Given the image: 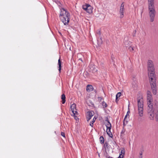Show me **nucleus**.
<instances>
[{
  "mask_svg": "<svg viewBox=\"0 0 158 158\" xmlns=\"http://www.w3.org/2000/svg\"><path fill=\"white\" fill-rule=\"evenodd\" d=\"M148 104L147 112L148 117L151 120H154V117L156 122L158 121V102H154L153 104L151 103L153 99L152 95L147 96Z\"/></svg>",
  "mask_w": 158,
  "mask_h": 158,
  "instance_id": "f257e3e1",
  "label": "nucleus"
},
{
  "mask_svg": "<svg viewBox=\"0 0 158 158\" xmlns=\"http://www.w3.org/2000/svg\"><path fill=\"white\" fill-rule=\"evenodd\" d=\"M148 70L152 93L154 95H156L157 89L155 69L153 62L151 60H148Z\"/></svg>",
  "mask_w": 158,
  "mask_h": 158,
  "instance_id": "f03ea898",
  "label": "nucleus"
},
{
  "mask_svg": "<svg viewBox=\"0 0 158 158\" xmlns=\"http://www.w3.org/2000/svg\"><path fill=\"white\" fill-rule=\"evenodd\" d=\"M148 15L151 22H153L155 19L156 11L155 7H148Z\"/></svg>",
  "mask_w": 158,
  "mask_h": 158,
  "instance_id": "7ed1b4c3",
  "label": "nucleus"
},
{
  "mask_svg": "<svg viewBox=\"0 0 158 158\" xmlns=\"http://www.w3.org/2000/svg\"><path fill=\"white\" fill-rule=\"evenodd\" d=\"M70 14L69 13H67L66 15L60 17L61 21L64 23V25H68L69 21Z\"/></svg>",
  "mask_w": 158,
  "mask_h": 158,
  "instance_id": "20e7f679",
  "label": "nucleus"
},
{
  "mask_svg": "<svg viewBox=\"0 0 158 158\" xmlns=\"http://www.w3.org/2000/svg\"><path fill=\"white\" fill-rule=\"evenodd\" d=\"M88 67L89 72L93 73L94 74H96L97 73V68L93 63L90 64Z\"/></svg>",
  "mask_w": 158,
  "mask_h": 158,
  "instance_id": "39448f33",
  "label": "nucleus"
},
{
  "mask_svg": "<svg viewBox=\"0 0 158 158\" xmlns=\"http://www.w3.org/2000/svg\"><path fill=\"white\" fill-rule=\"evenodd\" d=\"M82 8L89 14L91 13L92 12L93 8L89 5L86 4L85 5L82 6Z\"/></svg>",
  "mask_w": 158,
  "mask_h": 158,
  "instance_id": "423d86ee",
  "label": "nucleus"
},
{
  "mask_svg": "<svg viewBox=\"0 0 158 158\" xmlns=\"http://www.w3.org/2000/svg\"><path fill=\"white\" fill-rule=\"evenodd\" d=\"M139 114L140 116L142 117L143 113V105H138Z\"/></svg>",
  "mask_w": 158,
  "mask_h": 158,
  "instance_id": "0eeeda50",
  "label": "nucleus"
},
{
  "mask_svg": "<svg viewBox=\"0 0 158 158\" xmlns=\"http://www.w3.org/2000/svg\"><path fill=\"white\" fill-rule=\"evenodd\" d=\"M94 112L93 111H88L87 114L86 115L87 120L88 121L94 115Z\"/></svg>",
  "mask_w": 158,
  "mask_h": 158,
  "instance_id": "6e6552de",
  "label": "nucleus"
},
{
  "mask_svg": "<svg viewBox=\"0 0 158 158\" xmlns=\"http://www.w3.org/2000/svg\"><path fill=\"white\" fill-rule=\"evenodd\" d=\"M67 13H69L67 10H65L64 8H62L60 9V11L59 15V17L66 15Z\"/></svg>",
  "mask_w": 158,
  "mask_h": 158,
  "instance_id": "1a4fd4ad",
  "label": "nucleus"
},
{
  "mask_svg": "<svg viewBox=\"0 0 158 158\" xmlns=\"http://www.w3.org/2000/svg\"><path fill=\"white\" fill-rule=\"evenodd\" d=\"M76 104L75 103H73L71 106V108L72 112L74 115L77 113V112L76 111Z\"/></svg>",
  "mask_w": 158,
  "mask_h": 158,
  "instance_id": "9d476101",
  "label": "nucleus"
},
{
  "mask_svg": "<svg viewBox=\"0 0 158 158\" xmlns=\"http://www.w3.org/2000/svg\"><path fill=\"white\" fill-rule=\"evenodd\" d=\"M148 7H155V0H147Z\"/></svg>",
  "mask_w": 158,
  "mask_h": 158,
  "instance_id": "9b49d317",
  "label": "nucleus"
},
{
  "mask_svg": "<svg viewBox=\"0 0 158 158\" xmlns=\"http://www.w3.org/2000/svg\"><path fill=\"white\" fill-rule=\"evenodd\" d=\"M130 42H129L128 41H124V44L125 45V46L126 47H128V49L130 50V51H132L134 50L133 49V47H132L131 46H127V45Z\"/></svg>",
  "mask_w": 158,
  "mask_h": 158,
  "instance_id": "f8f14e48",
  "label": "nucleus"
},
{
  "mask_svg": "<svg viewBox=\"0 0 158 158\" xmlns=\"http://www.w3.org/2000/svg\"><path fill=\"white\" fill-rule=\"evenodd\" d=\"M93 86L91 85H88L87 86L86 90L89 92L93 90Z\"/></svg>",
  "mask_w": 158,
  "mask_h": 158,
  "instance_id": "ddd939ff",
  "label": "nucleus"
},
{
  "mask_svg": "<svg viewBox=\"0 0 158 158\" xmlns=\"http://www.w3.org/2000/svg\"><path fill=\"white\" fill-rule=\"evenodd\" d=\"M65 96L64 94H62L61 96V99L62 100V102L63 104H64L65 103L66 100H65Z\"/></svg>",
  "mask_w": 158,
  "mask_h": 158,
  "instance_id": "4468645a",
  "label": "nucleus"
},
{
  "mask_svg": "<svg viewBox=\"0 0 158 158\" xmlns=\"http://www.w3.org/2000/svg\"><path fill=\"white\" fill-rule=\"evenodd\" d=\"M58 64L59 65V71L60 73L61 68V62L60 60V58L58 60Z\"/></svg>",
  "mask_w": 158,
  "mask_h": 158,
  "instance_id": "2eb2a0df",
  "label": "nucleus"
},
{
  "mask_svg": "<svg viewBox=\"0 0 158 158\" xmlns=\"http://www.w3.org/2000/svg\"><path fill=\"white\" fill-rule=\"evenodd\" d=\"M109 130L108 131H106V132L107 134L110 137L112 138H113V135L110 131L111 129H108Z\"/></svg>",
  "mask_w": 158,
  "mask_h": 158,
  "instance_id": "dca6fc26",
  "label": "nucleus"
},
{
  "mask_svg": "<svg viewBox=\"0 0 158 158\" xmlns=\"http://www.w3.org/2000/svg\"><path fill=\"white\" fill-rule=\"evenodd\" d=\"M100 143L101 144H103L104 142V138L103 136H101L99 138Z\"/></svg>",
  "mask_w": 158,
  "mask_h": 158,
  "instance_id": "f3484780",
  "label": "nucleus"
},
{
  "mask_svg": "<svg viewBox=\"0 0 158 158\" xmlns=\"http://www.w3.org/2000/svg\"><path fill=\"white\" fill-rule=\"evenodd\" d=\"M108 143L107 142H105L103 148H105V151L106 152V148L108 149L109 148L108 145Z\"/></svg>",
  "mask_w": 158,
  "mask_h": 158,
  "instance_id": "a211bd4d",
  "label": "nucleus"
},
{
  "mask_svg": "<svg viewBox=\"0 0 158 158\" xmlns=\"http://www.w3.org/2000/svg\"><path fill=\"white\" fill-rule=\"evenodd\" d=\"M106 126L107 128V130L108 129H111V125L110 121H108V123L106 124Z\"/></svg>",
  "mask_w": 158,
  "mask_h": 158,
  "instance_id": "6ab92c4d",
  "label": "nucleus"
},
{
  "mask_svg": "<svg viewBox=\"0 0 158 158\" xmlns=\"http://www.w3.org/2000/svg\"><path fill=\"white\" fill-rule=\"evenodd\" d=\"M96 119V118L94 117L93 119V120L91 122H90L89 123V125L91 126V127H93V124L95 122Z\"/></svg>",
  "mask_w": 158,
  "mask_h": 158,
  "instance_id": "aec40b11",
  "label": "nucleus"
},
{
  "mask_svg": "<svg viewBox=\"0 0 158 158\" xmlns=\"http://www.w3.org/2000/svg\"><path fill=\"white\" fill-rule=\"evenodd\" d=\"M138 105H143V102L142 99H139L138 100Z\"/></svg>",
  "mask_w": 158,
  "mask_h": 158,
  "instance_id": "412c9836",
  "label": "nucleus"
},
{
  "mask_svg": "<svg viewBox=\"0 0 158 158\" xmlns=\"http://www.w3.org/2000/svg\"><path fill=\"white\" fill-rule=\"evenodd\" d=\"M143 148H141V150H140V151L139 153V156L138 158H142V157H143V156H142L143 152Z\"/></svg>",
  "mask_w": 158,
  "mask_h": 158,
  "instance_id": "4be33fe9",
  "label": "nucleus"
},
{
  "mask_svg": "<svg viewBox=\"0 0 158 158\" xmlns=\"http://www.w3.org/2000/svg\"><path fill=\"white\" fill-rule=\"evenodd\" d=\"M121 95V92L118 93L116 95V102H117V100L118 98Z\"/></svg>",
  "mask_w": 158,
  "mask_h": 158,
  "instance_id": "5701e85b",
  "label": "nucleus"
},
{
  "mask_svg": "<svg viewBox=\"0 0 158 158\" xmlns=\"http://www.w3.org/2000/svg\"><path fill=\"white\" fill-rule=\"evenodd\" d=\"M124 10H120V17L122 18L123 17V12Z\"/></svg>",
  "mask_w": 158,
  "mask_h": 158,
  "instance_id": "b1692460",
  "label": "nucleus"
},
{
  "mask_svg": "<svg viewBox=\"0 0 158 158\" xmlns=\"http://www.w3.org/2000/svg\"><path fill=\"white\" fill-rule=\"evenodd\" d=\"M102 105L103 106V108H106L107 106V104L104 101H103L102 102Z\"/></svg>",
  "mask_w": 158,
  "mask_h": 158,
  "instance_id": "393cba45",
  "label": "nucleus"
},
{
  "mask_svg": "<svg viewBox=\"0 0 158 158\" xmlns=\"http://www.w3.org/2000/svg\"><path fill=\"white\" fill-rule=\"evenodd\" d=\"M125 153V149L124 148L122 149L120 152V154H121L122 155H123V156H124V155Z\"/></svg>",
  "mask_w": 158,
  "mask_h": 158,
  "instance_id": "a878e982",
  "label": "nucleus"
},
{
  "mask_svg": "<svg viewBox=\"0 0 158 158\" xmlns=\"http://www.w3.org/2000/svg\"><path fill=\"white\" fill-rule=\"evenodd\" d=\"M123 2L121 5L120 7V10H124V5L123 4Z\"/></svg>",
  "mask_w": 158,
  "mask_h": 158,
  "instance_id": "bb28decb",
  "label": "nucleus"
},
{
  "mask_svg": "<svg viewBox=\"0 0 158 158\" xmlns=\"http://www.w3.org/2000/svg\"><path fill=\"white\" fill-rule=\"evenodd\" d=\"M128 121L127 120H123V125L124 127L126 124L127 123Z\"/></svg>",
  "mask_w": 158,
  "mask_h": 158,
  "instance_id": "cd10ccee",
  "label": "nucleus"
},
{
  "mask_svg": "<svg viewBox=\"0 0 158 158\" xmlns=\"http://www.w3.org/2000/svg\"><path fill=\"white\" fill-rule=\"evenodd\" d=\"M151 93L150 91H148L147 92V96L151 95Z\"/></svg>",
  "mask_w": 158,
  "mask_h": 158,
  "instance_id": "c85d7f7f",
  "label": "nucleus"
},
{
  "mask_svg": "<svg viewBox=\"0 0 158 158\" xmlns=\"http://www.w3.org/2000/svg\"><path fill=\"white\" fill-rule=\"evenodd\" d=\"M61 135L63 136V137H65V134L64 132H62L61 133Z\"/></svg>",
  "mask_w": 158,
  "mask_h": 158,
  "instance_id": "c756f323",
  "label": "nucleus"
},
{
  "mask_svg": "<svg viewBox=\"0 0 158 158\" xmlns=\"http://www.w3.org/2000/svg\"><path fill=\"white\" fill-rule=\"evenodd\" d=\"M123 156L121 154H120L119 156L118 157V158H123Z\"/></svg>",
  "mask_w": 158,
  "mask_h": 158,
  "instance_id": "7c9ffc66",
  "label": "nucleus"
},
{
  "mask_svg": "<svg viewBox=\"0 0 158 158\" xmlns=\"http://www.w3.org/2000/svg\"><path fill=\"white\" fill-rule=\"evenodd\" d=\"M102 99V97H98V100L99 102H101Z\"/></svg>",
  "mask_w": 158,
  "mask_h": 158,
  "instance_id": "2f4dec72",
  "label": "nucleus"
},
{
  "mask_svg": "<svg viewBox=\"0 0 158 158\" xmlns=\"http://www.w3.org/2000/svg\"><path fill=\"white\" fill-rule=\"evenodd\" d=\"M130 113V110H128L127 112L126 115H129Z\"/></svg>",
  "mask_w": 158,
  "mask_h": 158,
  "instance_id": "473e14b6",
  "label": "nucleus"
},
{
  "mask_svg": "<svg viewBox=\"0 0 158 158\" xmlns=\"http://www.w3.org/2000/svg\"><path fill=\"white\" fill-rule=\"evenodd\" d=\"M125 131H124L123 130H122L121 132V135L122 136V135L123 134Z\"/></svg>",
  "mask_w": 158,
  "mask_h": 158,
  "instance_id": "72a5a7b5",
  "label": "nucleus"
},
{
  "mask_svg": "<svg viewBox=\"0 0 158 158\" xmlns=\"http://www.w3.org/2000/svg\"><path fill=\"white\" fill-rule=\"evenodd\" d=\"M105 121H107V123H108V121H109L108 118L107 117L106 118V119H105Z\"/></svg>",
  "mask_w": 158,
  "mask_h": 158,
  "instance_id": "f704fd0d",
  "label": "nucleus"
},
{
  "mask_svg": "<svg viewBox=\"0 0 158 158\" xmlns=\"http://www.w3.org/2000/svg\"><path fill=\"white\" fill-rule=\"evenodd\" d=\"M127 115H126L125 116V118H124V120H125V119H126L127 117Z\"/></svg>",
  "mask_w": 158,
  "mask_h": 158,
  "instance_id": "c9c22d12",
  "label": "nucleus"
},
{
  "mask_svg": "<svg viewBox=\"0 0 158 158\" xmlns=\"http://www.w3.org/2000/svg\"><path fill=\"white\" fill-rule=\"evenodd\" d=\"M97 33L99 35H100V34H101L100 31H98L97 32Z\"/></svg>",
  "mask_w": 158,
  "mask_h": 158,
  "instance_id": "e433bc0d",
  "label": "nucleus"
},
{
  "mask_svg": "<svg viewBox=\"0 0 158 158\" xmlns=\"http://www.w3.org/2000/svg\"><path fill=\"white\" fill-rule=\"evenodd\" d=\"M79 60H80L82 62H83V60L82 59V58H79L78 59Z\"/></svg>",
  "mask_w": 158,
  "mask_h": 158,
  "instance_id": "4c0bfd02",
  "label": "nucleus"
},
{
  "mask_svg": "<svg viewBox=\"0 0 158 158\" xmlns=\"http://www.w3.org/2000/svg\"><path fill=\"white\" fill-rule=\"evenodd\" d=\"M136 31L135 30L133 32H134V33H135H135H136Z\"/></svg>",
  "mask_w": 158,
  "mask_h": 158,
  "instance_id": "58836bf2",
  "label": "nucleus"
},
{
  "mask_svg": "<svg viewBox=\"0 0 158 158\" xmlns=\"http://www.w3.org/2000/svg\"><path fill=\"white\" fill-rule=\"evenodd\" d=\"M100 40L101 41V43H102V40L101 38L100 39Z\"/></svg>",
  "mask_w": 158,
  "mask_h": 158,
  "instance_id": "ea45409f",
  "label": "nucleus"
},
{
  "mask_svg": "<svg viewBox=\"0 0 158 158\" xmlns=\"http://www.w3.org/2000/svg\"><path fill=\"white\" fill-rule=\"evenodd\" d=\"M108 158H112V157H111L109 156V157Z\"/></svg>",
  "mask_w": 158,
  "mask_h": 158,
  "instance_id": "a19ab883",
  "label": "nucleus"
},
{
  "mask_svg": "<svg viewBox=\"0 0 158 158\" xmlns=\"http://www.w3.org/2000/svg\"><path fill=\"white\" fill-rule=\"evenodd\" d=\"M78 55L79 56H80V55H81V54H78Z\"/></svg>",
  "mask_w": 158,
  "mask_h": 158,
  "instance_id": "79ce46f5",
  "label": "nucleus"
},
{
  "mask_svg": "<svg viewBox=\"0 0 158 158\" xmlns=\"http://www.w3.org/2000/svg\"><path fill=\"white\" fill-rule=\"evenodd\" d=\"M133 36H135V34H133Z\"/></svg>",
  "mask_w": 158,
  "mask_h": 158,
  "instance_id": "37998d69",
  "label": "nucleus"
},
{
  "mask_svg": "<svg viewBox=\"0 0 158 158\" xmlns=\"http://www.w3.org/2000/svg\"><path fill=\"white\" fill-rule=\"evenodd\" d=\"M118 100L117 99V102H118Z\"/></svg>",
  "mask_w": 158,
  "mask_h": 158,
  "instance_id": "c03bdc74",
  "label": "nucleus"
}]
</instances>
